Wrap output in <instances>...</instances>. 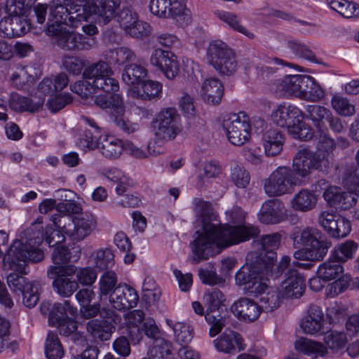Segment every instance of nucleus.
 I'll use <instances>...</instances> for the list:
<instances>
[{
  "label": "nucleus",
  "mask_w": 359,
  "mask_h": 359,
  "mask_svg": "<svg viewBox=\"0 0 359 359\" xmlns=\"http://www.w3.org/2000/svg\"><path fill=\"white\" fill-rule=\"evenodd\" d=\"M304 112L297 107L287 102H282L272 111L271 120L279 127L287 128L295 119L303 116Z\"/></svg>",
  "instance_id": "obj_22"
},
{
  "label": "nucleus",
  "mask_w": 359,
  "mask_h": 359,
  "mask_svg": "<svg viewBox=\"0 0 359 359\" xmlns=\"http://www.w3.org/2000/svg\"><path fill=\"white\" fill-rule=\"evenodd\" d=\"M302 180L287 166H279L264 181V190L270 197L291 194Z\"/></svg>",
  "instance_id": "obj_9"
},
{
  "label": "nucleus",
  "mask_w": 359,
  "mask_h": 359,
  "mask_svg": "<svg viewBox=\"0 0 359 359\" xmlns=\"http://www.w3.org/2000/svg\"><path fill=\"white\" fill-rule=\"evenodd\" d=\"M327 165L328 160L324 155L303 148L295 154L292 170L297 177H305L311 173V170H319L323 165L326 167Z\"/></svg>",
  "instance_id": "obj_18"
},
{
  "label": "nucleus",
  "mask_w": 359,
  "mask_h": 359,
  "mask_svg": "<svg viewBox=\"0 0 359 359\" xmlns=\"http://www.w3.org/2000/svg\"><path fill=\"white\" fill-rule=\"evenodd\" d=\"M67 312L72 315L76 312V309L70 304L69 301L65 300L63 303H55L50 311V323L53 325L68 318Z\"/></svg>",
  "instance_id": "obj_46"
},
{
  "label": "nucleus",
  "mask_w": 359,
  "mask_h": 359,
  "mask_svg": "<svg viewBox=\"0 0 359 359\" xmlns=\"http://www.w3.org/2000/svg\"><path fill=\"white\" fill-rule=\"evenodd\" d=\"M147 69L137 64H131L125 67L122 74L123 81L127 84L130 88L140 86L147 76Z\"/></svg>",
  "instance_id": "obj_36"
},
{
  "label": "nucleus",
  "mask_w": 359,
  "mask_h": 359,
  "mask_svg": "<svg viewBox=\"0 0 359 359\" xmlns=\"http://www.w3.org/2000/svg\"><path fill=\"white\" fill-rule=\"evenodd\" d=\"M343 266L336 259L330 258L318 266L317 273L327 281L339 278L343 273Z\"/></svg>",
  "instance_id": "obj_42"
},
{
  "label": "nucleus",
  "mask_w": 359,
  "mask_h": 359,
  "mask_svg": "<svg viewBox=\"0 0 359 359\" xmlns=\"http://www.w3.org/2000/svg\"><path fill=\"white\" fill-rule=\"evenodd\" d=\"M71 90L81 98L88 99L93 96L97 88L91 81L83 79L70 86Z\"/></svg>",
  "instance_id": "obj_56"
},
{
  "label": "nucleus",
  "mask_w": 359,
  "mask_h": 359,
  "mask_svg": "<svg viewBox=\"0 0 359 359\" xmlns=\"http://www.w3.org/2000/svg\"><path fill=\"white\" fill-rule=\"evenodd\" d=\"M50 220L56 227L62 229L65 234L73 241H80L90 235L96 226V220L92 215H82L72 219L60 215H53Z\"/></svg>",
  "instance_id": "obj_8"
},
{
  "label": "nucleus",
  "mask_w": 359,
  "mask_h": 359,
  "mask_svg": "<svg viewBox=\"0 0 359 359\" xmlns=\"http://www.w3.org/2000/svg\"><path fill=\"white\" fill-rule=\"evenodd\" d=\"M151 359H172L171 344L164 339L155 341L149 351Z\"/></svg>",
  "instance_id": "obj_55"
},
{
  "label": "nucleus",
  "mask_w": 359,
  "mask_h": 359,
  "mask_svg": "<svg viewBox=\"0 0 359 359\" xmlns=\"http://www.w3.org/2000/svg\"><path fill=\"white\" fill-rule=\"evenodd\" d=\"M273 266L264 263L242 266L236 273V284L243 285L244 290L252 294H262L267 289L265 280L272 272Z\"/></svg>",
  "instance_id": "obj_5"
},
{
  "label": "nucleus",
  "mask_w": 359,
  "mask_h": 359,
  "mask_svg": "<svg viewBox=\"0 0 359 359\" xmlns=\"http://www.w3.org/2000/svg\"><path fill=\"white\" fill-rule=\"evenodd\" d=\"M104 175L109 181L117 184L115 191L118 195L122 196L127 191L130 180L121 170L115 167L110 168L104 170Z\"/></svg>",
  "instance_id": "obj_43"
},
{
  "label": "nucleus",
  "mask_w": 359,
  "mask_h": 359,
  "mask_svg": "<svg viewBox=\"0 0 359 359\" xmlns=\"http://www.w3.org/2000/svg\"><path fill=\"white\" fill-rule=\"evenodd\" d=\"M75 273V266L68 267L50 266L47 270V276L53 279L52 286L59 296L67 298L71 297L79 288L76 280L71 277Z\"/></svg>",
  "instance_id": "obj_15"
},
{
  "label": "nucleus",
  "mask_w": 359,
  "mask_h": 359,
  "mask_svg": "<svg viewBox=\"0 0 359 359\" xmlns=\"http://www.w3.org/2000/svg\"><path fill=\"white\" fill-rule=\"evenodd\" d=\"M126 141H123L112 135L99 137L97 149L100 154L107 159H118L125 151Z\"/></svg>",
  "instance_id": "obj_26"
},
{
  "label": "nucleus",
  "mask_w": 359,
  "mask_h": 359,
  "mask_svg": "<svg viewBox=\"0 0 359 359\" xmlns=\"http://www.w3.org/2000/svg\"><path fill=\"white\" fill-rule=\"evenodd\" d=\"M9 104L11 108L15 111L36 112L42 108L43 100L41 99L36 100V96L29 98L21 96L18 93H11Z\"/></svg>",
  "instance_id": "obj_32"
},
{
  "label": "nucleus",
  "mask_w": 359,
  "mask_h": 359,
  "mask_svg": "<svg viewBox=\"0 0 359 359\" xmlns=\"http://www.w3.org/2000/svg\"><path fill=\"white\" fill-rule=\"evenodd\" d=\"M317 197L308 189H302L290 201L291 207L296 211L309 212L316 205Z\"/></svg>",
  "instance_id": "obj_34"
},
{
  "label": "nucleus",
  "mask_w": 359,
  "mask_h": 359,
  "mask_svg": "<svg viewBox=\"0 0 359 359\" xmlns=\"http://www.w3.org/2000/svg\"><path fill=\"white\" fill-rule=\"evenodd\" d=\"M112 74L109 63L100 60L85 67L83 78L94 83L97 90L110 93L119 89L118 81L111 77Z\"/></svg>",
  "instance_id": "obj_12"
},
{
  "label": "nucleus",
  "mask_w": 359,
  "mask_h": 359,
  "mask_svg": "<svg viewBox=\"0 0 359 359\" xmlns=\"http://www.w3.org/2000/svg\"><path fill=\"white\" fill-rule=\"evenodd\" d=\"M40 284L37 281H32L20 293L22 295V303L28 308L34 307L39 300Z\"/></svg>",
  "instance_id": "obj_51"
},
{
  "label": "nucleus",
  "mask_w": 359,
  "mask_h": 359,
  "mask_svg": "<svg viewBox=\"0 0 359 359\" xmlns=\"http://www.w3.org/2000/svg\"><path fill=\"white\" fill-rule=\"evenodd\" d=\"M287 47L299 57L304 58L310 61H314L316 59V55L313 51L306 45L297 41H288Z\"/></svg>",
  "instance_id": "obj_64"
},
{
  "label": "nucleus",
  "mask_w": 359,
  "mask_h": 359,
  "mask_svg": "<svg viewBox=\"0 0 359 359\" xmlns=\"http://www.w3.org/2000/svg\"><path fill=\"white\" fill-rule=\"evenodd\" d=\"M357 196L353 191H344L341 188L332 186L326 189L323 197L327 203L336 208L346 210L357 201Z\"/></svg>",
  "instance_id": "obj_23"
},
{
  "label": "nucleus",
  "mask_w": 359,
  "mask_h": 359,
  "mask_svg": "<svg viewBox=\"0 0 359 359\" xmlns=\"http://www.w3.org/2000/svg\"><path fill=\"white\" fill-rule=\"evenodd\" d=\"M331 104L334 110L341 116H351L355 113V106L341 95H333Z\"/></svg>",
  "instance_id": "obj_53"
},
{
  "label": "nucleus",
  "mask_w": 359,
  "mask_h": 359,
  "mask_svg": "<svg viewBox=\"0 0 359 359\" xmlns=\"http://www.w3.org/2000/svg\"><path fill=\"white\" fill-rule=\"evenodd\" d=\"M101 317L103 318L102 320H90L86 324L88 333L95 341L109 340L115 331L113 323L117 324L121 320L119 316L110 309L101 310Z\"/></svg>",
  "instance_id": "obj_16"
},
{
  "label": "nucleus",
  "mask_w": 359,
  "mask_h": 359,
  "mask_svg": "<svg viewBox=\"0 0 359 359\" xmlns=\"http://www.w3.org/2000/svg\"><path fill=\"white\" fill-rule=\"evenodd\" d=\"M203 300L207 306L205 320L211 325L209 334L213 337L219 334L224 326L225 319L220 315H214L213 313L217 311L223 304L225 297L220 290L214 288L205 293Z\"/></svg>",
  "instance_id": "obj_17"
},
{
  "label": "nucleus",
  "mask_w": 359,
  "mask_h": 359,
  "mask_svg": "<svg viewBox=\"0 0 359 359\" xmlns=\"http://www.w3.org/2000/svg\"><path fill=\"white\" fill-rule=\"evenodd\" d=\"M342 184L356 195L359 194V168H346L341 175Z\"/></svg>",
  "instance_id": "obj_52"
},
{
  "label": "nucleus",
  "mask_w": 359,
  "mask_h": 359,
  "mask_svg": "<svg viewBox=\"0 0 359 359\" xmlns=\"http://www.w3.org/2000/svg\"><path fill=\"white\" fill-rule=\"evenodd\" d=\"M290 238L295 248H306V250H299L294 253L297 259L321 260L332 245L331 242L327 241L318 229L313 227L297 229L291 233Z\"/></svg>",
  "instance_id": "obj_4"
},
{
  "label": "nucleus",
  "mask_w": 359,
  "mask_h": 359,
  "mask_svg": "<svg viewBox=\"0 0 359 359\" xmlns=\"http://www.w3.org/2000/svg\"><path fill=\"white\" fill-rule=\"evenodd\" d=\"M331 111L320 105L309 104L305 107L303 118L311 120L313 126L319 130H323L326 120L330 118Z\"/></svg>",
  "instance_id": "obj_33"
},
{
  "label": "nucleus",
  "mask_w": 359,
  "mask_h": 359,
  "mask_svg": "<svg viewBox=\"0 0 359 359\" xmlns=\"http://www.w3.org/2000/svg\"><path fill=\"white\" fill-rule=\"evenodd\" d=\"M150 64L160 70L168 79H173L179 72L177 56L172 52L156 48L150 57Z\"/></svg>",
  "instance_id": "obj_19"
},
{
  "label": "nucleus",
  "mask_w": 359,
  "mask_h": 359,
  "mask_svg": "<svg viewBox=\"0 0 359 359\" xmlns=\"http://www.w3.org/2000/svg\"><path fill=\"white\" fill-rule=\"evenodd\" d=\"M358 249V244L353 241L348 240L334 248L331 256L340 263L352 259Z\"/></svg>",
  "instance_id": "obj_48"
},
{
  "label": "nucleus",
  "mask_w": 359,
  "mask_h": 359,
  "mask_svg": "<svg viewBox=\"0 0 359 359\" xmlns=\"http://www.w3.org/2000/svg\"><path fill=\"white\" fill-rule=\"evenodd\" d=\"M231 177L234 184L238 188H245L250 181V175L248 170L240 165L233 166Z\"/></svg>",
  "instance_id": "obj_61"
},
{
  "label": "nucleus",
  "mask_w": 359,
  "mask_h": 359,
  "mask_svg": "<svg viewBox=\"0 0 359 359\" xmlns=\"http://www.w3.org/2000/svg\"><path fill=\"white\" fill-rule=\"evenodd\" d=\"M351 230V226L350 222L346 218L339 215V217H337L334 226L329 234L334 238H341L348 236Z\"/></svg>",
  "instance_id": "obj_62"
},
{
  "label": "nucleus",
  "mask_w": 359,
  "mask_h": 359,
  "mask_svg": "<svg viewBox=\"0 0 359 359\" xmlns=\"http://www.w3.org/2000/svg\"><path fill=\"white\" fill-rule=\"evenodd\" d=\"M4 22L0 23L3 25ZM5 31L4 34L7 37H18L24 35L30 29V23L25 18L20 17H13L11 19L4 21Z\"/></svg>",
  "instance_id": "obj_39"
},
{
  "label": "nucleus",
  "mask_w": 359,
  "mask_h": 359,
  "mask_svg": "<svg viewBox=\"0 0 359 359\" xmlns=\"http://www.w3.org/2000/svg\"><path fill=\"white\" fill-rule=\"evenodd\" d=\"M81 250L79 248H73L69 250L64 245H57L52 253V261L54 266H61L68 262H76L80 257Z\"/></svg>",
  "instance_id": "obj_37"
},
{
  "label": "nucleus",
  "mask_w": 359,
  "mask_h": 359,
  "mask_svg": "<svg viewBox=\"0 0 359 359\" xmlns=\"http://www.w3.org/2000/svg\"><path fill=\"white\" fill-rule=\"evenodd\" d=\"M216 349L224 353H233L236 348L238 351L245 349L243 339L240 334L233 330H225L218 338L213 341Z\"/></svg>",
  "instance_id": "obj_25"
},
{
  "label": "nucleus",
  "mask_w": 359,
  "mask_h": 359,
  "mask_svg": "<svg viewBox=\"0 0 359 359\" xmlns=\"http://www.w3.org/2000/svg\"><path fill=\"white\" fill-rule=\"evenodd\" d=\"M197 236L191 243L194 259H207L213 254V246L226 248L259 235V228L251 224L237 226L222 224L210 203L201 198L194 200Z\"/></svg>",
  "instance_id": "obj_1"
},
{
  "label": "nucleus",
  "mask_w": 359,
  "mask_h": 359,
  "mask_svg": "<svg viewBox=\"0 0 359 359\" xmlns=\"http://www.w3.org/2000/svg\"><path fill=\"white\" fill-rule=\"evenodd\" d=\"M285 277L280 288L282 298L300 297L305 288V280L303 276L296 269L290 268L285 273Z\"/></svg>",
  "instance_id": "obj_20"
},
{
  "label": "nucleus",
  "mask_w": 359,
  "mask_h": 359,
  "mask_svg": "<svg viewBox=\"0 0 359 359\" xmlns=\"http://www.w3.org/2000/svg\"><path fill=\"white\" fill-rule=\"evenodd\" d=\"M174 333L176 341L181 344H187L193 339V329L185 323H175Z\"/></svg>",
  "instance_id": "obj_58"
},
{
  "label": "nucleus",
  "mask_w": 359,
  "mask_h": 359,
  "mask_svg": "<svg viewBox=\"0 0 359 359\" xmlns=\"http://www.w3.org/2000/svg\"><path fill=\"white\" fill-rule=\"evenodd\" d=\"M280 240L281 235L279 233L266 234L261 237L259 240L261 248L263 250L271 254L269 256L271 259L276 258V254L273 251L278 248Z\"/></svg>",
  "instance_id": "obj_57"
},
{
  "label": "nucleus",
  "mask_w": 359,
  "mask_h": 359,
  "mask_svg": "<svg viewBox=\"0 0 359 359\" xmlns=\"http://www.w3.org/2000/svg\"><path fill=\"white\" fill-rule=\"evenodd\" d=\"M283 299L280 290H270L263 293L259 299L261 311L271 312L277 309Z\"/></svg>",
  "instance_id": "obj_49"
},
{
  "label": "nucleus",
  "mask_w": 359,
  "mask_h": 359,
  "mask_svg": "<svg viewBox=\"0 0 359 359\" xmlns=\"http://www.w3.org/2000/svg\"><path fill=\"white\" fill-rule=\"evenodd\" d=\"M309 83L306 84V90H304L302 99L311 101L318 102L324 97V90L315 82L314 79L309 76Z\"/></svg>",
  "instance_id": "obj_59"
},
{
  "label": "nucleus",
  "mask_w": 359,
  "mask_h": 359,
  "mask_svg": "<svg viewBox=\"0 0 359 359\" xmlns=\"http://www.w3.org/2000/svg\"><path fill=\"white\" fill-rule=\"evenodd\" d=\"M156 143L174 140L182 132L180 116L174 107L163 109L151 122Z\"/></svg>",
  "instance_id": "obj_6"
},
{
  "label": "nucleus",
  "mask_w": 359,
  "mask_h": 359,
  "mask_svg": "<svg viewBox=\"0 0 359 359\" xmlns=\"http://www.w3.org/2000/svg\"><path fill=\"white\" fill-rule=\"evenodd\" d=\"M131 97L142 100L159 99L162 93V84L158 81L147 80L140 86L129 88Z\"/></svg>",
  "instance_id": "obj_27"
},
{
  "label": "nucleus",
  "mask_w": 359,
  "mask_h": 359,
  "mask_svg": "<svg viewBox=\"0 0 359 359\" xmlns=\"http://www.w3.org/2000/svg\"><path fill=\"white\" fill-rule=\"evenodd\" d=\"M58 5H54L50 8L49 22H48L46 32L47 35L53 37L54 42L62 49L65 50H77L79 34L67 30L64 25L73 27H76L79 25H70L67 22H65V20H57L53 15V11Z\"/></svg>",
  "instance_id": "obj_14"
},
{
  "label": "nucleus",
  "mask_w": 359,
  "mask_h": 359,
  "mask_svg": "<svg viewBox=\"0 0 359 359\" xmlns=\"http://www.w3.org/2000/svg\"><path fill=\"white\" fill-rule=\"evenodd\" d=\"M121 0H89L85 4L67 1L59 4L53 15L59 20L73 25H79L90 17L102 25L108 24L116 15Z\"/></svg>",
  "instance_id": "obj_2"
},
{
  "label": "nucleus",
  "mask_w": 359,
  "mask_h": 359,
  "mask_svg": "<svg viewBox=\"0 0 359 359\" xmlns=\"http://www.w3.org/2000/svg\"><path fill=\"white\" fill-rule=\"evenodd\" d=\"M294 348L305 355L316 357H323L328 353L323 343L305 337H301L294 342Z\"/></svg>",
  "instance_id": "obj_35"
},
{
  "label": "nucleus",
  "mask_w": 359,
  "mask_h": 359,
  "mask_svg": "<svg viewBox=\"0 0 359 359\" xmlns=\"http://www.w3.org/2000/svg\"><path fill=\"white\" fill-rule=\"evenodd\" d=\"M44 238L42 226L33 225L26 232V238L16 240L8 249L4 259L11 268L21 275L28 273L27 262L37 263L44 259V253L39 246Z\"/></svg>",
  "instance_id": "obj_3"
},
{
  "label": "nucleus",
  "mask_w": 359,
  "mask_h": 359,
  "mask_svg": "<svg viewBox=\"0 0 359 359\" xmlns=\"http://www.w3.org/2000/svg\"><path fill=\"white\" fill-rule=\"evenodd\" d=\"M110 93L111 96L107 98L106 96H97L95 102L100 108L109 109V118L115 125L122 131L127 134H131L139 128L137 123H132L125 118V105L121 95Z\"/></svg>",
  "instance_id": "obj_10"
},
{
  "label": "nucleus",
  "mask_w": 359,
  "mask_h": 359,
  "mask_svg": "<svg viewBox=\"0 0 359 359\" xmlns=\"http://www.w3.org/2000/svg\"><path fill=\"white\" fill-rule=\"evenodd\" d=\"M149 9L154 15L175 20L181 25H187L191 20L185 0H151Z\"/></svg>",
  "instance_id": "obj_13"
},
{
  "label": "nucleus",
  "mask_w": 359,
  "mask_h": 359,
  "mask_svg": "<svg viewBox=\"0 0 359 359\" xmlns=\"http://www.w3.org/2000/svg\"><path fill=\"white\" fill-rule=\"evenodd\" d=\"M117 17V20L120 27L126 32V33L138 20L137 13L130 7L123 8L118 14Z\"/></svg>",
  "instance_id": "obj_60"
},
{
  "label": "nucleus",
  "mask_w": 359,
  "mask_h": 359,
  "mask_svg": "<svg viewBox=\"0 0 359 359\" xmlns=\"http://www.w3.org/2000/svg\"><path fill=\"white\" fill-rule=\"evenodd\" d=\"M330 8L346 18L359 16V5L347 0H326Z\"/></svg>",
  "instance_id": "obj_44"
},
{
  "label": "nucleus",
  "mask_w": 359,
  "mask_h": 359,
  "mask_svg": "<svg viewBox=\"0 0 359 359\" xmlns=\"http://www.w3.org/2000/svg\"><path fill=\"white\" fill-rule=\"evenodd\" d=\"M94 266L100 271H104L114 265V255L109 248H102L93 252L90 257Z\"/></svg>",
  "instance_id": "obj_45"
},
{
  "label": "nucleus",
  "mask_w": 359,
  "mask_h": 359,
  "mask_svg": "<svg viewBox=\"0 0 359 359\" xmlns=\"http://www.w3.org/2000/svg\"><path fill=\"white\" fill-rule=\"evenodd\" d=\"M284 140V135L276 129L266 130L262 137L266 155L274 156L279 154L283 149Z\"/></svg>",
  "instance_id": "obj_31"
},
{
  "label": "nucleus",
  "mask_w": 359,
  "mask_h": 359,
  "mask_svg": "<svg viewBox=\"0 0 359 359\" xmlns=\"http://www.w3.org/2000/svg\"><path fill=\"white\" fill-rule=\"evenodd\" d=\"M27 8V0H6L5 11L9 15L20 17L26 13Z\"/></svg>",
  "instance_id": "obj_63"
},
{
  "label": "nucleus",
  "mask_w": 359,
  "mask_h": 359,
  "mask_svg": "<svg viewBox=\"0 0 359 359\" xmlns=\"http://www.w3.org/2000/svg\"><path fill=\"white\" fill-rule=\"evenodd\" d=\"M200 93L205 102L217 105L221 102L224 95L223 84L218 79H207L202 84Z\"/></svg>",
  "instance_id": "obj_29"
},
{
  "label": "nucleus",
  "mask_w": 359,
  "mask_h": 359,
  "mask_svg": "<svg viewBox=\"0 0 359 359\" xmlns=\"http://www.w3.org/2000/svg\"><path fill=\"white\" fill-rule=\"evenodd\" d=\"M222 127L229 141L233 145L242 146L250 139V120L243 111L224 116Z\"/></svg>",
  "instance_id": "obj_11"
},
{
  "label": "nucleus",
  "mask_w": 359,
  "mask_h": 359,
  "mask_svg": "<svg viewBox=\"0 0 359 359\" xmlns=\"http://www.w3.org/2000/svg\"><path fill=\"white\" fill-rule=\"evenodd\" d=\"M119 285L116 273L113 271H106L98 281L100 297L102 299L103 297H107L110 301L112 293L118 289Z\"/></svg>",
  "instance_id": "obj_38"
},
{
  "label": "nucleus",
  "mask_w": 359,
  "mask_h": 359,
  "mask_svg": "<svg viewBox=\"0 0 359 359\" xmlns=\"http://www.w3.org/2000/svg\"><path fill=\"white\" fill-rule=\"evenodd\" d=\"M310 81L309 76L296 74L284 76L279 83L280 90L302 99L306 84Z\"/></svg>",
  "instance_id": "obj_28"
},
{
  "label": "nucleus",
  "mask_w": 359,
  "mask_h": 359,
  "mask_svg": "<svg viewBox=\"0 0 359 359\" xmlns=\"http://www.w3.org/2000/svg\"><path fill=\"white\" fill-rule=\"evenodd\" d=\"M324 341L327 349L330 348L333 352H338L345 347L347 339L344 332L331 331L325 335Z\"/></svg>",
  "instance_id": "obj_54"
},
{
  "label": "nucleus",
  "mask_w": 359,
  "mask_h": 359,
  "mask_svg": "<svg viewBox=\"0 0 359 359\" xmlns=\"http://www.w3.org/2000/svg\"><path fill=\"white\" fill-rule=\"evenodd\" d=\"M206 57L208 64L219 74L230 76L237 69L238 62L233 50L221 40L210 42Z\"/></svg>",
  "instance_id": "obj_7"
},
{
  "label": "nucleus",
  "mask_w": 359,
  "mask_h": 359,
  "mask_svg": "<svg viewBox=\"0 0 359 359\" xmlns=\"http://www.w3.org/2000/svg\"><path fill=\"white\" fill-rule=\"evenodd\" d=\"M283 215L280 209V203L274 201L264 203L262 207L259 219L264 224H276L281 221Z\"/></svg>",
  "instance_id": "obj_41"
},
{
  "label": "nucleus",
  "mask_w": 359,
  "mask_h": 359,
  "mask_svg": "<svg viewBox=\"0 0 359 359\" xmlns=\"http://www.w3.org/2000/svg\"><path fill=\"white\" fill-rule=\"evenodd\" d=\"M104 57L109 61V63L118 65L135 61L136 59L135 52L132 49L126 46H122L115 49H109L105 52Z\"/></svg>",
  "instance_id": "obj_40"
},
{
  "label": "nucleus",
  "mask_w": 359,
  "mask_h": 359,
  "mask_svg": "<svg viewBox=\"0 0 359 359\" xmlns=\"http://www.w3.org/2000/svg\"><path fill=\"white\" fill-rule=\"evenodd\" d=\"M323 323L324 314L322 309L318 306L311 305L300 326L304 333L314 334L322 330Z\"/></svg>",
  "instance_id": "obj_30"
},
{
  "label": "nucleus",
  "mask_w": 359,
  "mask_h": 359,
  "mask_svg": "<svg viewBox=\"0 0 359 359\" xmlns=\"http://www.w3.org/2000/svg\"><path fill=\"white\" fill-rule=\"evenodd\" d=\"M139 300L135 290L126 284H120L112 293L109 301L111 306L118 311H124L135 307Z\"/></svg>",
  "instance_id": "obj_21"
},
{
  "label": "nucleus",
  "mask_w": 359,
  "mask_h": 359,
  "mask_svg": "<svg viewBox=\"0 0 359 359\" xmlns=\"http://www.w3.org/2000/svg\"><path fill=\"white\" fill-rule=\"evenodd\" d=\"M45 353L48 359H61L64 350L58 336L53 332H49L45 342Z\"/></svg>",
  "instance_id": "obj_47"
},
{
  "label": "nucleus",
  "mask_w": 359,
  "mask_h": 359,
  "mask_svg": "<svg viewBox=\"0 0 359 359\" xmlns=\"http://www.w3.org/2000/svg\"><path fill=\"white\" fill-rule=\"evenodd\" d=\"M217 14L221 20L226 23L233 30L242 33L250 39L254 37V34L241 25V20L235 13L219 11Z\"/></svg>",
  "instance_id": "obj_50"
},
{
  "label": "nucleus",
  "mask_w": 359,
  "mask_h": 359,
  "mask_svg": "<svg viewBox=\"0 0 359 359\" xmlns=\"http://www.w3.org/2000/svg\"><path fill=\"white\" fill-rule=\"evenodd\" d=\"M231 310L239 320L250 323L256 320L262 311L259 305L248 298H241L233 303Z\"/></svg>",
  "instance_id": "obj_24"
}]
</instances>
